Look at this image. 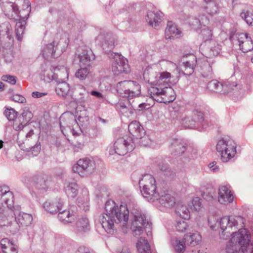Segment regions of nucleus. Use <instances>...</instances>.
Returning a JSON list of instances; mask_svg holds the SVG:
<instances>
[{"instance_id":"nucleus-1","label":"nucleus","mask_w":253,"mask_h":253,"mask_svg":"<svg viewBox=\"0 0 253 253\" xmlns=\"http://www.w3.org/2000/svg\"><path fill=\"white\" fill-rule=\"evenodd\" d=\"M105 212L101 219V224L106 232L111 233L113 230L114 223H123L126 225L129 212L132 215L131 229L134 236L140 235L143 229L149 225L145 214L142 212L134 202H131L120 207L112 200H108L105 205Z\"/></svg>"},{"instance_id":"nucleus-2","label":"nucleus","mask_w":253,"mask_h":253,"mask_svg":"<svg viewBox=\"0 0 253 253\" xmlns=\"http://www.w3.org/2000/svg\"><path fill=\"white\" fill-rule=\"evenodd\" d=\"M243 219L240 216H224L218 221L214 216L209 217L208 223L210 228L214 230L220 227L221 233H219L221 239L226 240L230 236L233 235L236 232L232 231L233 227L238 226V222H242Z\"/></svg>"},{"instance_id":"nucleus-3","label":"nucleus","mask_w":253,"mask_h":253,"mask_svg":"<svg viewBox=\"0 0 253 253\" xmlns=\"http://www.w3.org/2000/svg\"><path fill=\"white\" fill-rule=\"evenodd\" d=\"M250 242L249 234L246 229H240L239 232L235 233L228 242L225 251L227 253H244L247 245Z\"/></svg>"},{"instance_id":"nucleus-4","label":"nucleus","mask_w":253,"mask_h":253,"mask_svg":"<svg viewBox=\"0 0 253 253\" xmlns=\"http://www.w3.org/2000/svg\"><path fill=\"white\" fill-rule=\"evenodd\" d=\"M13 201L14 196L9 187L6 185L0 186V202L2 205L1 207H0V217H3V214L13 218V215H16L17 212L13 210Z\"/></svg>"},{"instance_id":"nucleus-5","label":"nucleus","mask_w":253,"mask_h":253,"mask_svg":"<svg viewBox=\"0 0 253 253\" xmlns=\"http://www.w3.org/2000/svg\"><path fill=\"white\" fill-rule=\"evenodd\" d=\"M216 147L221 161L224 163L234 158L237 153V145L228 136H225L219 140Z\"/></svg>"},{"instance_id":"nucleus-6","label":"nucleus","mask_w":253,"mask_h":253,"mask_svg":"<svg viewBox=\"0 0 253 253\" xmlns=\"http://www.w3.org/2000/svg\"><path fill=\"white\" fill-rule=\"evenodd\" d=\"M148 93L154 100L165 104L171 102L175 99V93L173 89L168 86H151L148 89Z\"/></svg>"},{"instance_id":"nucleus-7","label":"nucleus","mask_w":253,"mask_h":253,"mask_svg":"<svg viewBox=\"0 0 253 253\" xmlns=\"http://www.w3.org/2000/svg\"><path fill=\"white\" fill-rule=\"evenodd\" d=\"M154 177L150 174H146L139 180V184L140 187L142 186L141 192L143 196L148 201L152 202L158 200L159 193L156 191V186L155 184Z\"/></svg>"},{"instance_id":"nucleus-8","label":"nucleus","mask_w":253,"mask_h":253,"mask_svg":"<svg viewBox=\"0 0 253 253\" xmlns=\"http://www.w3.org/2000/svg\"><path fill=\"white\" fill-rule=\"evenodd\" d=\"M140 86L132 81H124L118 83L116 89L120 96L124 98L132 99L140 93Z\"/></svg>"},{"instance_id":"nucleus-9","label":"nucleus","mask_w":253,"mask_h":253,"mask_svg":"<svg viewBox=\"0 0 253 253\" xmlns=\"http://www.w3.org/2000/svg\"><path fill=\"white\" fill-rule=\"evenodd\" d=\"M95 169V163L88 158L80 159L73 167V170L81 176L84 177L92 173Z\"/></svg>"},{"instance_id":"nucleus-10","label":"nucleus","mask_w":253,"mask_h":253,"mask_svg":"<svg viewBox=\"0 0 253 253\" xmlns=\"http://www.w3.org/2000/svg\"><path fill=\"white\" fill-rule=\"evenodd\" d=\"M114 147L115 153L121 156L132 151L134 148L132 138L127 136L118 139L115 142Z\"/></svg>"},{"instance_id":"nucleus-11","label":"nucleus","mask_w":253,"mask_h":253,"mask_svg":"<svg viewBox=\"0 0 253 253\" xmlns=\"http://www.w3.org/2000/svg\"><path fill=\"white\" fill-rule=\"evenodd\" d=\"M56 74L59 81H57L55 87V92L58 95L65 98L69 94L70 90L69 84L65 81L68 75L66 68L63 66L62 72Z\"/></svg>"},{"instance_id":"nucleus-12","label":"nucleus","mask_w":253,"mask_h":253,"mask_svg":"<svg viewBox=\"0 0 253 253\" xmlns=\"http://www.w3.org/2000/svg\"><path fill=\"white\" fill-rule=\"evenodd\" d=\"M112 71L115 75L129 71L127 60L119 53H115L112 63Z\"/></svg>"},{"instance_id":"nucleus-13","label":"nucleus","mask_w":253,"mask_h":253,"mask_svg":"<svg viewBox=\"0 0 253 253\" xmlns=\"http://www.w3.org/2000/svg\"><path fill=\"white\" fill-rule=\"evenodd\" d=\"M77 54L80 60V65L90 68L95 56L90 49L86 47H79L77 50Z\"/></svg>"},{"instance_id":"nucleus-14","label":"nucleus","mask_w":253,"mask_h":253,"mask_svg":"<svg viewBox=\"0 0 253 253\" xmlns=\"http://www.w3.org/2000/svg\"><path fill=\"white\" fill-rule=\"evenodd\" d=\"M236 86V84H222L216 80H213L208 83L207 88L211 91L226 94L232 91L233 87Z\"/></svg>"},{"instance_id":"nucleus-15","label":"nucleus","mask_w":253,"mask_h":253,"mask_svg":"<svg viewBox=\"0 0 253 253\" xmlns=\"http://www.w3.org/2000/svg\"><path fill=\"white\" fill-rule=\"evenodd\" d=\"M59 124L62 132L63 133V129L68 127L73 131L79 126V124L76 120L75 116L70 113L63 114L59 119Z\"/></svg>"},{"instance_id":"nucleus-16","label":"nucleus","mask_w":253,"mask_h":253,"mask_svg":"<svg viewBox=\"0 0 253 253\" xmlns=\"http://www.w3.org/2000/svg\"><path fill=\"white\" fill-rule=\"evenodd\" d=\"M96 39L101 44L103 49L106 52L111 51L114 48V38L111 33L102 31Z\"/></svg>"},{"instance_id":"nucleus-17","label":"nucleus","mask_w":253,"mask_h":253,"mask_svg":"<svg viewBox=\"0 0 253 253\" xmlns=\"http://www.w3.org/2000/svg\"><path fill=\"white\" fill-rule=\"evenodd\" d=\"M182 62V71L184 75H191L194 72L197 64V58L193 54H188L183 57L181 60Z\"/></svg>"},{"instance_id":"nucleus-18","label":"nucleus","mask_w":253,"mask_h":253,"mask_svg":"<svg viewBox=\"0 0 253 253\" xmlns=\"http://www.w3.org/2000/svg\"><path fill=\"white\" fill-rule=\"evenodd\" d=\"M203 54L207 58L217 56L220 51V45L214 41H210L202 44Z\"/></svg>"},{"instance_id":"nucleus-19","label":"nucleus","mask_w":253,"mask_h":253,"mask_svg":"<svg viewBox=\"0 0 253 253\" xmlns=\"http://www.w3.org/2000/svg\"><path fill=\"white\" fill-rule=\"evenodd\" d=\"M2 216L3 217H0V226L5 227V230L8 231L12 234L18 232L20 226L15 221L14 216H13V219L3 214Z\"/></svg>"},{"instance_id":"nucleus-20","label":"nucleus","mask_w":253,"mask_h":253,"mask_svg":"<svg viewBox=\"0 0 253 253\" xmlns=\"http://www.w3.org/2000/svg\"><path fill=\"white\" fill-rule=\"evenodd\" d=\"M58 43L55 41L46 44L42 50L43 58L48 59L49 57L55 58L60 56L62 51H58Z\"/></svg>"},{"instance_id":"nucleus-21","label":"nucleus","mask_w":253,"mask_h":253,"mask_svg":"<svg viewBox=\"0 0 253 253\" xmlns=\"http://www.w3.org/2000/svg\"><path fill=\"white\" fill-rule=\"evenodd\" d=\"M13 210L16 212V215H14L15 221L18 223L20 227H27L30 225L33 220V217L31 214L23 212H19V207H13Z\"/></svg>"},{"instance_id":"nucleus-22","label":"nucleus","mask_w":253,"mask_h":253,"mask_svg":"<svg viewBox=\"0 0 253 253\" xmlns=\"http://www.w3.org/2000/svg\"><path fill=\"white\" fill-rule=\"evenodd\" d=\"M238 40L240 49L244 52H248L253 50V41L247 33L238 35Z\"/></svg>"},{"instance_id":"nucleus-23","label":"nucleus","mask_w":253,"mask_h":253,"mask_svg":"<svg viewBox=\"0 0 253 253\" xmlns=\"http://www.w3.org/2000/svg\"><path fill=\"white\" fill-rule=\"evenodd\" d=\"M182 32L179 30L176 26L172 21H168L167 27L165 30V37L166 39H174L182 37Z\"/></svg>"},{"instance_id":"nucleus-24","label":"nucleus","mask_w":253,"mask_h":253,"mask_svg":"<svg viewBox=\"0 0 253 253\" xmlns=\"http://www.w3.org/2000/svg\"><path fill=\"white\" fill-rule=\"evenodd\" d=\"M170 151L173 156H179L187 149L186 144L181 139L172 140L170 145Z\"/></svg>"},{"instance_id":"nucleus-25","label":"nucleus","mask_w":253,"mask_h":253,"mask_svg":"<svg viewBox=\"0 0 253 253\" xmlns=\"http://www.w3.org/2000/svg\"><path fill=\"white\" fill-rule=\"evenodd\" d=\"M128 129L129 133L136 139H142L145 134L143 126L136 121H132L129 124Z\"/></svg>"},{"instance_id":"nucleus-26","label":"nucleus","mask_w":253,"mask_h":253,"mask_svg":"<svg viewBox=\"0 0 253 253\" xmlns=\"http://www.w3.org/2000/svg\"><path fill=\"white\" fill-rule=\"evenodd\" d=\"M163 13L160 11H148L147 12L146 21L149 25L156 28L159 26V23L162 21Z\"/></svg>"},{"instance_id":"nucleus-27","label":"nucleus","mask_w":253,"mask_h":253,"mask_svg":"<svg viewBox=\"0 0 253 253\" xmlns=\"http://www.w3.org/2000/svg\"><path fill=\"white\" fill-rule=\"evenodd\" d=\"M43 208L51 214H55L61 210L63 202L60 199L55 200L52 202H45L43 204Z\"/></svg>"},{"instance_id":"nucleus-28","label":"nucleus","mask_w":253,"mask_h":253,"mask_svg":"<svg viewBox=\"0 0 253 253\" xmlns=\"http://www.w3.org/2000/svg\"><path fill=\"white\" fill-rule=\"evenodd\" d=\"M218 201L221 204L231 203L233 200V196L227 186H221L218 189Z\"/></svg>"},{"instance_id":"nucleus-29","label":"nucleus","mask_w":253,"mask_h":253,"mask_svg":"<svg viewBox=\"0 0 253 253\" xmlns=\"http://www.w3.org/2000/svg\"><path fill=\"white\" fill-rule=\"evenodd\" d=\"M218 201L221 204L231 203L233 200V196L227 186H221L218 189Z\"/></svg>"},{"instance_id":"nucleus-30","label":"nucleus","mask_w":253,"mask_h":253,"mask_svg":"<svg viewBox=\"0 0 253 253\" xmlns=\"http://www.w3.org/2000/svg\"><path fill=\"white\" fill-rule=\"evenodd\" d=\"M159 73L156 71L155 69L151 67L148 68L145 70L144 73V79L152 85H157Z\"/></svg>"},{"instance_id":"nucleus-31","label":"nucleus","mask_w":253,"mask_h":253,"mask_svg":"<svg viewBox=\"0 0 253 253\" xmlns=\"http://www.w3.org/2000/svg\"><path fill=\"white\" fill-rule=\"evenodd\" d=\"M89 230L88 220L86 217H82L78 220L76 224V231L79 234H83Z\"/></svg>"},{"instance_id":"nucleus-32","label":"nucleus","mask_w":253,"mask_h":253,"mask_svg":"<svg viewBox=\"0 0 253 253\" xmlns=\"http://www.w3.org/2000/svg\"><path fill=\"white\" fill-rule=\"evenodd\" d=\"M183 238L187 245L191 247L198 245L201 240V236L197 232L185 234Z\"/></svg>"},{"instance_id":"nucleus-33","label":"nucleus","mask_w":253,"mask_h":253,"mask_svg":"<svg viewBox=\"0 0 253 253\" xmlns=\"http://www.w3.org/2000/svg\"><path fill=\"white\" fill-rule=\"evenodd\" d=\"M158 199L160 204L167 208H170L175 204V198L169 193H164Z\"/></svg>"},{"instance_id":"nucleus-34","label":"nucleus","mask_w":253,"mask_h":253,"mask_svg":"<svg viewBox=\"0 0 253 253\" xmlns=\"http://www.w3.org/2000/svg\"><path fill=\"white\" fill-rule=\"evenodd\" d=\"M64 188L65 191L69 197L74 198L78 193L79 186L74 180L67 182Z\"/></svg>"},{"instance_id":"nucleus-35","label":"nucleus","mask_w":253,"mask_h":253,"mask_svg":"<svg viewBox=\"0 0 253 253\" xmlns=\"http://www.w3.org/2000/svg\"><path fill=\"white\" fill-rule=\"evenodd\" d=\"M171 78V74L168 72H163L159 73L158 82L157 85L155 86L164 87L166 86H169L170 79Z\"/></svg>"},{"instance_id":"nucleus-36","label":"nucleus","mask_w":253,"mask_h":253,"mask_svg":"<svg viewBox=\"0 0 253 253\" xmlns=\"http://www.w3.org/2000/svg\"><path fill=\"white\" fill-rule=\"evenodd\" d=\"M76 217L77 216L75 214L68 210L59 211L58 214V219L64 223H71L75 220Z\"/></svg>"},{"instance_id":"nucleus-37","label":"nucleus","mask_w":253,"mask_h":253,"mask_svg":"<svg viewBox=\"0 0 253 253\" xmlns=\"http://www.w3.org/2000/svg\"><path fill=\"white\" fill-rule=\"evenodd\" d=\"M176 214L183 219H188L190 218V212L186 206L182 203H177L176 205Z\"/></svg>"},{"instance_id":"nucleus-38","label":"nucleus","mask_w":253,"mask_h":253,"mask_svg":"<svg viewBox=\"0 0 253 253\" xmlns=\"http://www.w3.org/2000/svg\"><path fill=\"white\" fill-rule=\"evenodd\" d=\"M139 253H151L150 246L148 241L143 238H140L136 245Z\"/></svg>"},{"instance_id":"nucleus-39","label":"nucleus","mask_w":253,"mask_h":253,"mask_svg":"<svg viewBox=\"0 0 253 253\" xmlns=\"http://www.w3.org/2000/svg\"><path fill=\"white\" fill-rule=\"evenodd\" d=\"M1 8L6 15H9L11 13L14 12L17 14L18 6L12 2H6L1 5Z\"/></svg>"},{"instance_id":"nucleus-40","label":"nucleus","mask_w":253,"mask_h":253,"mask_svg":"<svg viewBox=\"0 0 253 253\" xmlns=\"http://www.w3.org/2000/svg\"><path fill=\"white\" fill-rule=\"evenodd\" d=\"M24 0L25 1L26 4V8H23L20 10H18L17 12H18V16L19 17V19H17L16 21L24 20V21L26 22L30 13L31 7L29 1L26 0Z\"/></svg>"},{"instance_id":"nucleus-41","label":"nucleus","mask_w":253,"mask_h":253,"mask_svg":"<svg viewBox=\"0 0 253 253\" xmlns=\"http://www.w3.org/2000/svg\"><path fill=\"white\" fill-rule=\"evenodd\" d=\"M26 22L24 20H17L15 24L16 36L17 40L20 41L24 33Z\"/></svg>"},{"instance_id":"nucleus-42","label":"nucleus","mask_w":253,"mask_h":253,"mask_svg":"<svg viewBox=\"0 0 253 253\" xmlns=\"http://www.w3.org/2000/svg\"><path fill=\"white\" fill-rule=\"evenodd\" d=\"M76 114L79 126L81 125L83 126L88 123L89 117L86 110H83L80 111V112L77 111Z\"/></svg>"},{"instance_id":"nucleus-43","label":"nucleus","mask_w":253,"mask_h":253,"mask_svg":"<svg viewBox=\"0 0 253 253\" xmlns=\"http://www.w3.org/2000/svg\"><path fill=\"white\" fill-rule=\"evenodd\" d=\"M193 117L196 121V124H200L204 128L207 127V121L204 120V114L202 111L198 110L194 111L193 112Z\"/></svg>"},{"instance_id":"nucleus-44","label":"nucleus","mask_w":253,"mask_h":253,"mask_svg":"<svg viewBox=\"0 0 253 253\" xmlns=\"http://www.w3.org/2000/svg\"><path fill=\"white\" fill-rule=\"evenodd\" d=\"M90 68L80 65V68L76 71L75 76L80 80H84L87 77Z\"/></svg>"},{"instance_id":"nucleus-45","label":"nucleus","mask_w":253,"mask_h":253,"mask_svg":"<svg viewBox=\"0 0 253 253\" xmlns=\"http://www.w3.org/2000/svg\"><path fill=\"white\" fill-rule=\"evenodd\" d=\"M159 168L161 171L167 177L172 178L175 175V172L169 167L167 164L159 165Z\"/></svg>"},{"instance_id":"nucleus-46","label":"nucleus","mask_w":253,"mask_h":253,"mask_svg":"<svg viewBox=\"0 0 253 253\" xmlns=\"http://www.w3.org/2000/svg\"><path fill=\"white\" fill-rule=\"evenodd\" d=\"M49 186V181L46 178L38 176L36 182V188L41 190H46Z\"/></svg>"},{"instance_id":"nucleus-47","label":"nucleus","mask_w":253,"mask_h":253,"mask_svg":"<svg viewBox=\"0 0 253 253\" xmlns=\"http://www.w3.org/2000/svg\"><path fill=\"white\" fill-rule=\"evenodd\" d=\"M202 70V76L204 78L211 79L212 77V69L211 65L209 63H205L203 65Z\"/></svg>"},{"instance_id":"nucleus-48","label":"nucleus","mask_w":253,"mask_h":253,"mask_svg":"<svg viewBox=\"0 0 253 253\" xmlns=\"http://www.w3.org/2000/svg\"><path fill=\"white\" fill-rule=\"evenodd\" d=\"M182 124L185 127L189 128H196L197 127L196 121L194 120L193 116L192 117H185L182 119Z\"/></svg>"},{"instance_id":"nucleus-49","label":"nucleus","mask_w":253,"mask_h":253,"mask_svg":"<svg viewBox=\"0 0 253 253\" xmlns=\"http://www.w3.org/2000/svg\"><path fill=\"white\" fill-rule=\"evenodd\" d=\"M18 113L11 107H5L4 114L6 118L10 121H15Z\"/></svg>"},{"instance_id":"nucleus-50","label":"nucleus","mask_w":253,"mask_h":253,"mask_svg":"<svg viewBox=\"0 0 253 253\" xmlns=\"http://www.w3.org/2000/svg\"><path fill=\"white\" fill-rule=\"evenodd\" d=\"M25 120L23 117L20 115L16 119L13 123V127L15 130H20L23 128L27 124L24 123Z\"/></svg>"},{"instance_id":"nucleus-51","label":"nucleus","mask_w":253,"mask_h":253,"mask_svg":"<svg viewBox=\"0 0 253 253\" xmlns=\"http://www.w3.org/2000/svg\"><path fill=\"white\" fill-rule=\"evenodd\" d=\"M185 241L184 239L183 238L182 240L176 239L175 241L174 249L178 253H183L185 250V248L187 245V243Z\"/></svg>"},{"instance_id":"nucleus-52","label":"nucleus","mask_w":253,"mask_h":253,"mask_svg":"<svg viewBox=\"0 0 253 253\" xmlns=\"http://www.w3.org/2000/svg\"><path fill=\"white\" fill-rule=\"evenodd\" d=\"M240 16L249 25H253V13L249 11H243L241 13Z\"/></svg>"},{"instance_id":"nucleus-53","label":"nucleus","mask_w":253,"mask_h":253,"mask_svg":"<svg viewBox=\"0 0 253 253\" xmlns=\"http://www.w3.org/2000/svg\"><path fill=\"white\" fill-rule=\"evenodd\" d=\"M200 36L203 38V40L205 41V43H207L211 41L210 40L212 36L211 31L209 28L205 27L201 30Z\"/></svg>"},{"instance_id":"nucleus-54","label":"nucleus","mask_w":253,"mask_h":253,"mask_svg":"<svg viewBox=\"0 0 253 253\" xmlns=\"http://www.w3.org/2000/svg\"><path fill=\"white\" fill-rule=\"evenodd\" d=\"M130 99L127 98L125 102L120 101L118 104V106L120 107L119 109L122 113H126L128 107L130 106L129 100Z\"/></svg>"},{"instance_id":"nucleus-55","label":"nucleus","mask_w":253,"mask_h":253,"mask_svg":"<svg viewBox=\"0 0 253 253\" xmlns=\"http://www.w3.org/2000/svg\"><path fill=\"white\" fill-rule=\"evenodd\" d=\"M20 115L23 117L24 120H25L24 123L27 124L31 121L33 116L32 112L28 110H23V112Z\"/></svg>"},{"instance_id":"nucleus-56","label":"nucleus","mask_w":253,"mask_h":253,"mask_svg":"<svg viewBox=\"0 0 253 253\" xmlns=\"http://www.w3.org/2000/svg\"><path fill=\"white\" fill-rule=\"evenodd\" d=\"M187 223L184 220L177 221L175 226L177 231L184 232L187 227Z\"/></svg>"},{"instance_id":"nucleus-57","label":"nucleus","mask_w":253,"mask_h":253,"mask_svg":"<svg viewBox=\"0 0 253 253\" xmlns=\"http://www.w3.org/2000/svg\"><path fill=\"white\" fill-rule=\"evenodd\" d=\"M17 246L13 242L9 244L3 251L4 253H18Z\"/></svg>"},{"instance_id":"nucleus-58","label":"nucleus","mask_w":253,"mask_h":253,"mask_svg":"<svg viewBox=\"0 0 253 253\" xmlns=\"http://www.w3.org/2000/svg\"><path fill=\"white\" fill-rule=\"evenodd\" d=\"M189 24L194 28H199L201 25V21L196 17L191 16L189 19Z\"/></svg>"},{"instance_id":"nucleus-59","label":"nucleus","mask_w":253,"mask_h":253,"mask_svg":"<svg viewBox=\"0 0 253 253\" xmlns=\"http://www.w3.org/2000/svg\"><path fill=\"white\" fill-rule=\"evenodd\" d=\"M10 99L15 102L23 103L26 102V98L19 94H13L10 97Z\"/></svg>"},{"instance_id":"nucleus-60","label":"nucleus","mask_w":253,"mask_h":253,"mask_svg":"<svg viewBox=\"0 0 253 253\" xmlns=\"http://www.w3.org/2000/svg\"><path fill=\"white\" fill-rule=\"evenodd\" d=\"M192 204L194 209L196 211H199L202 208L201 199L199 197H195L192 201Z\"/></svg>"},{"instance_id":"nucleus-61","label":"nucleus","mask_w":253,"mask_h":253,"mask_svg":"<svg viewBox=\"0 0 253 253\" xmlns=\"http://www.w3.org/2000/svg\"><path fill=\"white\" fill-rule=\"evenodd\" d=\"M1 80L3 81L7 82L9 83H10L12 84H15L16 82V78L14 76L6 75H3L1 77Z\"/></svg>"},{"instance_id":"nucleus-62","label":"nucleus","mask_w":253,"mask_h":253,"mask_svg":"<svg viewBox=\"0 0 253 253\" xmlns=\"http://www.w3.org/2000/svg\"><path fill=\"white\" fill-rule=\"evenodd\" d=\"M0 27L2 29L1 32H4L7 36H9L10 31L12 30L11 25L8 22H5Z\"/></svg>"},{"instance_id":"nucleus-63","label":"nucleus","mask_w":253,"mask_h":253,"mask_svg":"<svg viewBox=\"0 0 253 253\" xmlns=\"http://www.w3.org/2000/svg\"><path fill=\"white\" fill-rule=\"evenodd\" d=\"M76 253H95L94 252L89 248L85 246L80 247Z\"/></svg>"},{"instance_id":"nucleus-64","label":"nucleus","mask_w":253,"mask_h":253,"mask_svg":"<svg viewBox=\"0 0 253 253\" xmlns=\"http://www.w3.org/2000/svg\"><path fill=\"white\" fill-rule=\"evenodd\" d=\"M41 150L40 143H37L34 146L31 148L32 153L34 156H37Z\"/></svg>"}]
</instances>
